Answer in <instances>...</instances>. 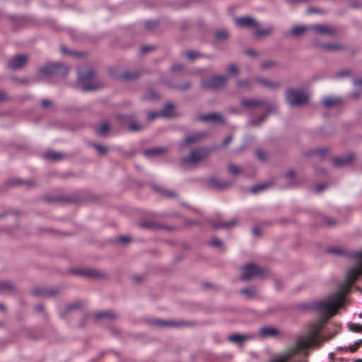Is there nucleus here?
<instances>
[{"mask_svg":"<svg viewBox=\"0 0 362 362\" xmlns=\"http://www.w3.org/2000/svg\"><path fill=\"white\" fill-rule=\"evenodd\" d=\"M356 265L347 271L345 281L339 290L317 304V307L323 313V315L317 321L310 325L309 332L305 336L298 337L293 344L288 346L284 352L274 357L270 362H308L305 358L298 360H293V358L300 352L305 353L308 349L317 346L325 340L319 336L320 330L326 324L328 319L343 306L345 302V296L349 292L351 285L359 277L362 278V251L356 255Z\"/></svg>","mask_w":362,"mask_h":362,"instance_id":"obj_1","label":"nucleus"},{"mask_svg":"<svg viewBox=\"0 0 362 362\" xmlns=\"http://www.w3.org/2000/svg\"><path fill=\"white\" fill-rule=\"evenodd\" d=\"M285 99L291 107H300L308 103L309 95L303 90L287 88L285 91Z\"/></svg>","mask_w":362,"mask_h":362,"instance_id":"obj_2","label":"nucleus"},{"mask_svg":"<svg viewBox=\"0 0 362 362\" xmlns=\"http://www.w3.org/2000/svg\"><path fill=\"white\" fill-rule=\"evenodd\" d=\"M95 72L93 69H88L84 74L78 75V83L83 91H91L100 89L103 85L99 82L94 83L92 79L95 77Z\"/></svg>","mask_w":362,"mask_h":362,"instance_id":"obj_3","label":"nucleus"},{"mask_svg":"<svg viewBox=\"0 0 362 362\" xmlns=\"http://www.w3.org/2000/svg\"><path fill=\"white\" fill-rule=\"evenodd\" d=\"M240 104L247 109H252L257 107H263L268 112H276L277 107L266 99H242Z\"/></svg>","mask_w":362,"mask_h":362,"instance_id":"obj_4","label":"nucleus"},{"mask_svg":"<svg viewBox=\"0 0 362 362\" xmlns=\"http://www.w3.org/2000/svg\"><path fill=\"white\" fill-rule=\"evenodd\" d=\"M39 73L45 76L64 77L68 73V68L61 63H52L40 68Z\"/></svg>","mask_w":362,"mask_h":362,"instance_id":"obj_5","label":"nucleus"},{"mask_svg":"<svg viewBox=\"0 0 362 362\" xmlns=\"http://www.w3.org/2000/svg\"><path fill=\"white\" fill-rule=\"evenodd\" d=\"M228 80L226 76H213L208 78L202 79V88L204 90H215L223 86Z\"/></svg>","mask_w":362,"mask_h":362,"instance_id":"obj_6","label":"nucleus"},{"mask_svg":"<svg viewBox=\"0 0 362 362\" xmlns=\"http://www.w3.org/2000/svg\"><path fill=\"white\" fill-rule=\"evenodd\" d=\"M265 273V270L253 264H249L242 269L241 279L249 280L252 278L262 276Z\"/></svg>","mask_w":362,"mask_h":362,"instance_id":"obj_7","label":"nucleus"},{"mask_svg":"<svg viewBox=\"0 0 362 362\" xmlns=\"http://www.w3.org/2000/svg\"><path fill=\"white\" fill-rule=\"evenodd\" d=\"M116 119L122 123V125L129 127L131 132H139L143 129L144 127L139 124L133 115H117Z\"/></svg>","mask_w":362,"mask_h":362,"instance_id":"obj_8","label":"nucleus"},{"mask_svg":"<svg viewBox=\"0 0 362 362\" xmlns=\"http://www.w3.org/2000/svg\"><path fill=\"white\" fill-rule=\"evenodd\" d=\"M209 153L206 148H198L192 150L188 156L182 158L184 163L194 164L205 159Z\"/></svg>","mask_w":362,"mask_h":362,"instance_id":"obj_9","label":"nucleus"},{"mask_svg":"<svg viewBox=\"0 0 362 362\" xmlns=\"http://www.w3.org/2000/svg\"><path fill=\"white\" fill-rule=\"evenodd\" d=\"M138 226L141 228L149 229L153 230H165L168 231H172L177 229L175 226L160 224L153 221H141L138 223Z\"/></svg>","mask_w":362,"mask_h":362,"instance_id":"obj_10","label":"nucleus"},{"mask_svg":"<svg viewBox=\"0 0 362 362\" xmlns=\"http://www.w3.org/2000/svg\"><path fill=\"white\" fill-rule=\"evenodd\" d=\"M196 121L213 122L216 124H226V120L220 113L211 112L207 115H199L194 118Z\"/></svg>","mask_w":362,"mask_h":362,"instance_id":"obj_11","label":"nucleus"},{"mask_svg":"<svg viewBox=\"0 0 362 362\" xmlns=\"http://www.w3.org/2000/svg\"><path fill=\"white\" fill-rule=\"evenodd\" d=\"M27 61V56L23 54H17L8 61L7 66L12 70H18L22 69L25 65Z\"/></svg>","mask_w":362,"mask_h":362,"instance_id":"obj_12","label":"nucleus"},{"mask_svg":"<svg viewBox=\"0 0 362 362\" xmlns=\"http://www.w3.org/2000/svg\"><path fill=\"white\" fill-rule=\"evenodd\" d=\"M207 136V134L204 132L194 133L189 135H187L185 140L180 141L179 143V146L181 148H185V146L192 144L197 143L201 139L205 138Z\"/></svg>","mask_w":362,"mask_h":362,"instance_id":"obj_13","label":"nucleus"},{"mask_svg":"<svg viewBox=\"0 0 362 362\" xmlns=\"http://www.w3.org/2000/svg\"><path fill=\"white\" fill-rule=\"evenodd\" d=\"M355 160V155L354 153H348L347 155L336 157L332 159V164L337 168L344 167L351 164Z\"/></svg>","mask_w":362,"mask_h":362,"instance_id":"obj_14","label":"nucleus"},{"mask_svg":"<svg viewBox=\"0 0 362 362\" xmlns=\"http://www.w3.org/2000/svg\"><path fill=\"white\" fill-rule=\"evenodd\" d=\"M311 29L314 30L316 33L327 35V36H332L334 35L337 33L336 29L332 27H329L325 24H315L311 26Z\"/></svg>","mask_w":362,"mask_h":362,"instance_id":"obj_15","label":"nucleus"},{"mask_svg":"<svg viewBox=\"0 0 362 362\" xmlns=\"http://www.w3.org/2000/svg\"><path fill=\"white\" fill-rule=\"evenodd\" d=\"M208 183L212 188L221 190L226 189L231 186L230 182L219 180L214 177H210L208 180Z\"/></svg>","mask_w":362,"mask_h":362,"instance_id":"obj_16","label":"nucleus"},{"mask_svg":"<svg viewBox=\"0 0 362 362\" xmlns=\"http://www.w3.org/2000/svg\"><path fill=\"white\" fill-rule=\"evenodd\" d=\"M281 333L280 329L273 327H264L259 330V334L262 337H277Z\"/></svg>","mask_w":362,"mask_h":362,"instance_id":"obj_17","label":"nucleus"},{"mask_svg":"<svg viewBox=\"0 0 362 362\" xmlns=\"http://www.w3.org/2000/svg\"><path fill=\"white\" fill-rule=\"evenodd\" d=\"M239 223L237 218H233L228 221H218L213 223V227L216 229H230L236 226Z\"/></svg>","mask_w":362,"mask_h":362,"instance_id":"obj_18","label":"nucleus"},{"mask_svg":"<svg viewBox=\"0 0 362 362\" xmlns=\"http://www.w3.org/2000/svg\"><path fill=\"white\" fill-rule=\"evenodd\" d=\"M296 177V173L293 170H289L282 175V178L286 182V186L288 187H293L298 186V183L295 178Z\"/></svg>","mask_w":362,"mask_h":362,"instance_id":"obj_19","label":"nucleus"},{"mask_svg":"<svg viewBox=\"0 0 362 362\" xmlns=\"http://www.w3.org/2000/svg\"><path fill=\"white\" fill-rule=\"evenodd\" d=\"M235 23L238 26L244 28L255 27L257 25L255 19L250 16L238 18L235 20Z\"/></svg>","mask_w":362,"mask_h":362,"instance_id":"obj_20","label":"nucleus"},{"mask_svg":"<svg viewBox=\"0 0 362 362\" xmlns=\"http://www.w3.org/2000/svg\"><path fill=\"white\" fill-rule=\"evenodd\" d=\"M168 151V149L166 147L157 146L146 150L144 154L146 157L158 156L167 153Z\"/></svg>","mask_w":362,"mask_h":362,"instance_id":"obj_21","label":"nucleus"},{"mask_svg":"<svg viewBox=\"0 0 362 362\" xmlns=\"http://www.w3.org/2000/svg\"><path fill=\"white\" fill-rule=\"evenodd\" d=\"M329 152L328 147H320L316 149L311 150L305 153V156L309 157L311 156H317L320 159L325 158L326 155Z\"/></svg>","mask_w":362,"mask_h":362,"instance_id":"obj_22","label":"nucleus"},{"mask_svg":"<svg viewBox=\"0 0 362 362\" xmlns=\"http://www.w3.org/2000/svg\"><path fill=\"white\" fill-rule=\"evenodd\" d=\"M255 81L261 84L264 87H267L271 89H276L281 86L279 82H272L268 79L257 77L255 79Z\"/></svg>","mask_w":362,"mask_h":362,"instance_id":"obj_23","label":"nucleus"},{"mask_svg":"<svg viewBox=\"0 0 362 362\" xmlns=\"http://www.w3.org/2000/svg\"><path fill=\"white\" fill-rule=\"evenodd\" d=\"M46 200L49 202H69V203H78L79 201L76 196H68V197H59L55 198L47 197Z\"/></svg>","mask_w":362,"mask_h":362,"instance_id":"obj_24","label":"nucleus"},{"mask_svg":"<svg viewBox=\"0 0 362 362\" xmlns=\"http://www.w3.org/2000/svg\"><path fill=\"white\" fill-rule=\"evenodd\" d=\"M322 103L325 107L330 108L341 104V100L337 98L326 97L322 98Z\"/></svg>","mask_w":362,"mask_h":362,"instance_id":"obj_25","label":"nucleus"},{"mask_svg":"<svg viewBox=\"0 0 362 362\" xmlns=\"http://www.w3.org/2000/svg\"><path fill=\"white\" fill-rule=\"evenodd\" d=\"M253 337L250 334H235L228 337V339L236 344H241L244 341L252 339Z\"/></svg>","mask_w":362,"mask_h":362,"instance_id":"obj_26","label":"nucleus"},{"mask_svg":"<svg viewBox=\"0 0 362 362\" xmlns=\"http://www.w3.org/2000/svg\"><path fill=\"white\" fill-rule=\"evenodd\" d=\"M162 116L165 117H175L176 113L175 111L174 105L171 103H168L161 111Z\"/></svg>","mask_w":362,"mask_h":362,"instance_id":"obj_27","label":"nucleus"},{"mask_svg":"<svg viewBox=\"0 0 362 362\" xmlns=\"http://www.w3.org/2000/svg\"><path fill=\"white\" fill-rule=\"evenodd\" d=\"M153 189L155 191L160 193L162 196L165 197L167 198L178 197V194L174 190L165 189L160 187H154Z\"/></svg>","mask_w":362,"mask_h":362,"instance_id":"obj_28","label":"nucleus"},{"mask_svg":"<svg viewBox=\"0 0 362 362\" xmlns=\"http://www.w3.org/2000/svg\"><path fill=\"white\" fill-rule=\"evenodd\" d=\"M320 47L328 51H341L345 49V47L338 43H325L320 45Z\"/></svg>","mask_w":362,"mask_h":362,"instance_id":"obj_29","label":"nucleus"},{"mask_svg":"<svg viewBox=\"0 0 362 362\" xmlns=\"http://www.w3.org/2000/svg\"><path fill=\"white\" fill-rule=\"evenodd\" d=\"M74 272L90 278H96L100 276V273L99 272L88 269L76 270Z\"/></svg>","mask_w":362,"mask_h":362,"instance_id":"obj_30","label":"nucleus"},{"mask_svg":"<svg viewBox=\"0 0 362 362\" xmlns=\"http://www.w3.org/2000/svg\"><path fill=\"white\" fill-rule=\"evenodd\" d=\"M133 241V238L129 235H119L115 239V242L119 243L121 247H127Z\"/></svg>","mask_w":362,"mask_h":362,"instance_id":"obj_31","label":"nucleus"},{"mask_svg":"<svg viewBox=\"0 0 362 362\" xmlns=\"http://www.w3.org/2000/svg\"><path fill=\"white\" fill-rule=\"evenodd\" d=\"M271 112H268L267 110H266V112L259 117L257 119H251L248 121L247 124L249 127H259L260 126L268 117L269 115Z\"/></svg>","mask_w":362,"mask_h":362,"instance_id":"obj_32","label":"nucleus"},{"mask_svg":"<svg viewBox=\"0 0 362 362\" xmlns=\"http://www.w3.org/2000/svg\"><path fill=\"white\" fill-rule=\"evenodd\" d=\"M110 129V123L108 122H104L100 125L98 129H95V133L101 136H105L109 132Z\"/></svg>","mask_w":362,"mask_h":362,"instance_id":"obj_33","label":"nucleus"},{"mask_svg":"<svg viewBox=\"0 0 362 362\" xmlns=\"http://www.w3.org/2000/svg\"><path fill=\"white\" fill-rule=\"evenodd\" d=\"M140 76V73L139 71H124L123 72L120 77L124 81H132L138 78Z\"/></svg>","mask_w":362,"mask_h":362,"instance_id":"obj_34","label":"nucleus"},{"mask_svg":"<svg viewBox=\"0 0 362 362\" xmlns=\"http://www.w3.org/2000/svg\"><path fill=\"white\" fill-rule=\"evenodd\" d=\"M185 55L189 60H194L195 59L202 57H204L208 59H212V57L210 55H204V54H200L196 51H193V50H189V51L186 52Z\"/></svg>","mask_w":362,"mask_h":362,"instance_id":"obj_35","label":"nucleus"},{"mask_svg":"<svg viewBox=\"0 0 362 362\" xmlns=\"http://www.w3.org/2000/svg\"><path fill=\"white\" fill-rule=\"evenodd\" d=\"M240 293L247 298H252L256 296L257 290L254 287H249L241 290Z\"/></svg>","mask_w":362,"mask_h":362,"instance_id":"obj_36","label":"nucleus"},{"mask_svg":"<svg viewBox=\"0 0 362 362\" xmlns=\"http://www.w3.org/2000/svg\"><path fill=\"white\" fill-rule=\"evenodd\" d=\"M228 32L226 30H217L214 34V37L216 40L223 42L228 39Z\"/></svg>","mask_w":362,"mask_h":362,"instance_id":"obj_37","label":"nucleus"},{"mask_svg":"<svg viewBox=\"0 0 362 362\" xmlns=\"http://www.w3.org/2000/svg\"><path fill=\"white\" fill-rule=\"evenodd\" d=\"M270 186L271 185L268 183L257 185L250 187L249 192L252 194H256L261 191L268 189Z\"/></svg>","mask_w":362,"mask_h":362,"instance_id":"obj_38","label":"nucleus"},{"mask_svg":"<svg viewBox=\"0 0 362 362\" xmlns=\"http://www.w3.org/2000/svg\"><path fill=\"white\" fill-rule=\"evenodd\" d=\"M192 84L189 81H186L181 85H175L172 86V88L180 92H185L191 88Z\"/></svg>","mask_w":362,"mask_h":362,"instance_id":"obj_39","label":"nucleus"},{"mask_svg":"<svg viewBox=\"0 0 362 362\" xmlns=\"http://www.w3.org/2000/svg\"><path fill=\"white\" fill-rule=\"evenodd\" d=\"M8 184L10 185H26L30 187L35 185L33 181H21V180L18 179H13L12 180H9L8 181Z\"/></svg>","mask_w":362,"mask_h":362,"instance_id":"obj_40","label":"nucleus"},{"mask_svg":"<svg viewBox=\"0 0 362 362\" xmlns=\"http://www.w3.org/2000/svg\"><path fill=\"white\" fill-rule=\"evenodd\" d=\"M278 65V62L274 60H266L262 62L260 64V68L262 69H268L273 66H276Z\"/></svg>","mask_w":362,"mask_h":362,"instance_id":"obj_41","label":"nucleus"},{"mask_svg":"<svg viewBox=\"0 0 362 362\" xmlns=\"http://www.w3.org/2000/svg\"><path fill=\"white\" fill-rule=\"evenodd\" d=\"M62 157H63L62 154L57 153V152H53V151H48L45 155V158L54 160H59Z\"/></svg>","mask_w":362,"mask_h":362,"instance_id":"obj_42","label":"nucleus"},{"mask_svg":"<svg viewBox=\"0 0 362 362\" xmlns=\"http://www.w3.org/2000/svg\"><path fill=\"white\" fill-rule=\"evenodd\" d=\"M208 246L211 247H223V244L218 238H214L208 243Z\"/></svg>","mask_w":362,"mask_h":362,"instance_id":"obj_43","label":"nucleus"},{"mask_svg":"<svg viewBox=\"0 0 362 362\" xmlns=\"http://www.w3.org/2000/svg\"><path fill=\"white\" fill-rule=\"evenodd\" d=\"M272 33V28H266L264 30L257 29L255 32L256 37H260L270 35Z\"/></svg>","mask_w":362,"mask_h":362,"instance_id":"obj_44","label":"nucleus"},{"mask_svg":"<svg viewBox=\"0 0 362 362\" xmlns=\"http://www.w3.org/2000/svg\"><path fill=\"white\" fill-rule=\"evenodd\" d=\"M228 171L232 175H236L241 172V168L239 166L231 163V164H229V165H228Z\"/></svg>","mask_w":362,"mask_h":362,"instance_id":"obj_45","label":"nucleus"},{"mask_svg":"<svg viewBox=\"0 0 362 362\" xmlns=\"http://www.w3.org/2000/svg\"><path fill=\"white\" fill-rule=\"evenodd\" d=\"M92 146L98 151L100 155H105L107 152V148L105 146H102L98 144H93Z\"/></svg>","mask_w":362,"mask_h":362,"instance_id":"obj_46","label":"nucleus"},{"mask_svg":"<svg viewBox=\"0 0 362 362\" xmlns=\"http://www.w3.org/2000/svg\"><path fill=\"white\" fill-rule=\"evenodd\" d=\"M238 85L247 89H250L252 88V82L249 79L239 80L238 81Z\"/></svg>","mask_w":362,"mask_h":362,"instance_id":"obj_47","label":"nucleus"},{"mask_svg":"<svg viewBox=\"0 0 362 362\" xmlns=\"http://www.w3.org/2000/svg\"><path fill=\"white\" fill-rule=\"evenodd\" d=\"M348 327L354 332H362V325L355 323H349Z\"/></svg>","mask_w":362,"mask_h":362,"instance_id":"obj_48","label":"nucleus"},{"mask_svg":"<svg viewBox=\"0 0 362 362\" xmlns=\"http://www.w3.org/2000/svg\"><path fill=\"white\" fill-rule=\"evenodd\" d=\"M146 100H154L158 98V95L153 90H149L144 96Z\"/></svg>","mask_w":362,"mask_h":362,"instance_id":"obj_49","label":"nucleus"},{"mask_svg":"<svg viewBox=\"0 0 362 362\" xmlns=\"http://www.w3.org/2000/svg\"><path fill=\"white\" fill-rule=\"evenodd\" d=\"M183 220L185 226L189 227L200 225V222L197 220H193L187 218H184Z\"/></svg>","mask_w":362,"mask_h":362,"instance_id":"obj_50","label":"nucleus"},{"mask_svg":"<svg viewBox=\"0 0 362 362\" xmlns=\"http://www.w3.org/2000/svg\"><path fill=\"white\" fill-rule=\"evenodd\" d=\"M305 29L306 28L304 26H295L293 28L291 33L295 35H301L305 30Z\"/></svg>","mask_w":362,"mask_h":362,"instance_id":"obj_51","label":"nucleus"},{"mask_svg":"<svg viewBox=\"0 0 362 362\" xmlns=\"http://www.w3.org/2000/svg\"><path fill=\"white\" fill-rule=\"evenodd\" d=\"M162 116L161 112H150L148 114L147 119L148 121H152L153 119Z\"/></svg>","mask_w":362,"mask_h":362,"instance_id":"obj_52","label":"nucleus"},{"mask_svg":"<svg viewBox=\"0 0 362 362\" xmlns=\"http://www.w3.org/2000/svg\"><path fill=\"white\" fill-rule=\"evenodd\" d=\"M95 317L98 319L112 317L113 315L110 312H101L95 313Z\"/></svg>","mask_w":362,"mask_h":362,"instance_id":"obj_53","label":"nucleus"},{"mask_svg":"<svg viewBox=\"0 0 362 362\" xmlns=\"http://www.w3.org/2000/svg\"><path fill=\"white\" fill-rule=\"evenodd\" d=\"M361 344H362V339L349 346L348 348H346V349L350 352H354L358 349Z\"/></svg>","mask_w":362,"mask_h":362,"instance_id":"obj_54","label":"nucleus"},{"mask_svg":"<svg viewBox=\"0 0 362 362\" xmlns=\"http://www.w3.org/2000/svg\"><path fill=\"white\" fill-rule=\"evenodd\" d=\"M245 54L250 57L257 58L259 56V54L257 51L252 49H247L245 51Z\"/></svg>","mask_w":362,"mask_h":362,"instance_id":"obj_55","label":"nucleus"},{"mask_svg":"<svg viewBox=\"0 0 362 362\" xmlns=\"http://www.w3.org/2000/svg\"><path fill=\"white\" fill-rule=\"evenodd\" d=\"M13 288V286L7 282H0V290L8 291Z\"/></svg>","mask_w":362,"mask_h":362,"instance_id":"obj_56","label":"nucleus"},{"mask_svg":"<svg viewBox=\"0 0 362 362\" xmlns=\"http://www.w3.org/2000/svg\"><path fill=\"white\" fill-rule=\"evenodd\" d=\"M256 155L258 157V158L261 160H265L267 158V155L265 153H264L262 150L257 149L256 151Z\"/></svg>","mask_w":362,"mask_h":362,"instance_id":"obj_57","label":"nucleus"},{"mask_svg":"<svg viewBox=\"0 0 362 362\" xmlns=\"http://www.w3.org/2000/svg\"><path fill=\"white\" fill-rule=\"evenodd\" d=\"M153 49V47L145 45V46H143L141 47L140 52L141 54H146L147 52H148L149 51H151Z\"/></svg>","mask_w":362,"mask_h":362,"instance_id":"obj_58","label":"nucleus"},{"mask_svg":"<svg viewBox=\"0 0 362 362\" xmlns=\"http://www.w3.org/2000/svg\"><path fill=\"white\" fill-rule=\"evenodd\" d=\"M233 137L232 135L228 136L222 142L223 146H227L228 144H230L233 140Z\"/></svg>","mask_w":362,"mask_h":362,"instance_id":"obj_59","label":"nucleus"},{"mask_svg":"<svg viewBox=\"0 0 362 362\" xmlns=\"http://www.w3.org/2000/svg\"><path fill=\"white\" fill-rule=\"evenodd\" d=\"M228 71L232 74H236L238 72V69L235 64H230L228 67Z\"/></svg>","mask_w":362,"mask_h":362,"instance_id":"obj_60","label":"nucleus"},{"mask_svg":"<svg viewBox=\"0 0 362 362\" xmlns=\"http://www.w3.org/2000/svg\"><path fill=\"white\" fill-rule=\"evenodd\" d=\"M42 107L44 108V109H46L48 107L51 106L52 105V102L49 100H42Z\"/></svg>","mask_w":362,"mask_h":362,"instance_id":"obj_61","label":"nucleus"},{"mask_svg":"<svg viewBox=\"0 0 362 362\" xmlns=\"http://www.w3.org/2000/svg\"><path fill=\"white\" fill-rule=\"evenodd\" d=\"M351 74V71L349 70H344L337 74V77L341 78Z\"/></svg>","mask_w":362,"mask_h":362,"instance_id":"obj_62","label":"nucleus"},{"mask_svg":"<svg viewBox=\"0 0 362 362\" xmlns=\"http://www.w3.org/2000/svg\"><path fill=\"white\" fill-rule=\"evenodd\" d=\"M327 187L325 184H318L315 186V190L316 192H320Z\"/></svg>","mask_w":362,"mask_h":362,"instance_id":"obj_63","label":"nucleus"},{"mask_svg":"<svg viewBox=\"0 0 362 362\" xmlns=\"http://www.w3.org/2000/svg\"><path fill=\"white\" fill-rule=\"evenodd\" d=\"M252 233L255 236H260L262 235L261 228L258 226L255 227L252 230Z\"/></svg>","mask_w":362,"mask_h":362,"instance_id":"obj_64","label":"nucleus"}]
</instances>
